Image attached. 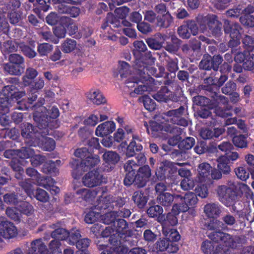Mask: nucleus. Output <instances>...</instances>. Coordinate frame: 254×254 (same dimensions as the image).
Listing matches in <instances>:
<instances>
[{
    "mask_svg": "<svg viewBox=\"0 0 254 254\" xmlns=\"http://www.w3.org/2000/svg\"><path fill=\"white\" fill-rule=\"evenodd\" d=\"M219 200L227 207L233 206L241 197L242 195L241 188L234 182H229L226 185L219 186L216 190Z\"/></svg>",
    "mask_w": 254,
    "mask_h": 254,
    "instance_id": "nucleus-1",
    "label": "nucleus"
},
{
    "mask_svg": "<svg viewBox=\"0 0 254 254\" xmlns=\"http://www.w3.org/2000/svg\"><path fill=\"white\" fill-rule=\"evenodd\" d=\"M1 65L4 71L10 75L19 76L25 71V59L20 54H10L8 56V62Z\"/></svg>",
    "mask_w": 254,
    "mask_h": 254,
    "instance_id": "nucleus-2",
    "label": "nucleus"
},
{
    "mask_svg": "<svg viewBox=\"0 0 254 254\" xmlns=\"http://www.w3.org/2000/svg\"><path fill=\"white\" fill-rule=\"evenodd\" d=\"M139 82H141L142 84L138 85L134 90V92L137 94H142L144 91H151L155 88L156 83L155 79L151 76H141L139 75V77L134 76L128 78L126 82L127 86L129 87H134L135 84L137 85Z\"/></svg>",
    "mask_w": 254,
    "mask_h": 254,
    "instance_id": "nucleus-3",
    "label": "nucleus"
},
{
    "mask_svg": "<svg viewBox=\"0 0 254 254\" xmlns=\"http://www.w3.org/2000/svg\"><path fill=\"white\" fill-rule=\"evenodd\" d=\"M33 120L41 132V136L53 135L52 130L57 128L56 122H52L43 111H36L33 114Z\"/></svg>",
    "mask_w": 254,
    "mask_h": 254,
    "instance_id": "nucleus-4",
    "label": "nucleus"
},
{
    "mask_svg": "<svg viewBox=\"0 0 254 254\" xmlns=\"http://www.w3.org/2000/svg\"><path fill=\"white\" fill-rule=\"evenodd\" d=\"M223 29L225 34L228 35L231 38L228 43V47L233 48L239 46L241 43L243 30L241 25L236 22L225 20L224 21Z\"/></svg>",
    "mask_w": 254,
    "mask_h": 254,
    "instance_id": "nucleus-5",
    "label": "nucleus"
},
{
    "mask_svg": "<svg viewBox=\"0 0 254 254\" xmlns=\"http://www.w3.org/2000/svg\"><path fill=\"white\" fill-rule=\"evenodd\" d=\"M151 173L150 167L147 165H143L139 167L137 170L136 173H135L133 176H128L127 182L125 186L129 187L132 184H134L138 188H143L147 184L151 177Z\"/></svg>",
    "mask_w": 254,
    "mask_h": 254,
    "instance_id": "nucleus-6",
    "label": "nucleus"
},
{
    "mask_svg": "<svg viewBox=\"0 0 254 254\" xmlns=\"http://www.w3.org/2000/svg\"><path fill=\"white\" fill-rule=\"evenodd\" d=\"M114 231L118 234V237L122 240V238H124L123 242L125 245L132 246L136 243V241L133 240L132 236L134 234L133 231L129 229L128 225L126 220L122 218H118L113 225Z\"/></svg>",
    "mask_w": 254,
    "mask_h": 254,
    "instance_id": "nucleus-7",
    "label": "nucleus"
},
{
    "mask_svg": "<svg viewBox=\"0 0 254 254\" xmlns=\"http://www.w3.org/2000/svg\"><path fill=\"white\" fill-rule=\"evenodd\" d=\"M183 165L184 163H175L167 160L162 161L155 172L157 179L162 181L166 178H171L177 173V166H183Z\"/></svg>",
    "mask_w": 254,
    "mask_h": 254,
    "instance_id": "nucleus-8",
    "label": "nucleus"
},
{
    "mask_svg": "<svg viewBox=\"0 0 254 254\" xmlns=\"http://www.w3.org/2000/svg\"><path fill=\"white\" fill-rule=\"evenodd\" d=\"M223 61V57L220 55H214L213 57L208 54L204 55L199 64L198 67L200 69L209 71L212 69L216 71Z\"/></svg>",
    "mask_w": 254,
    "mask_h": 254,
    "instance_id": "nucleus-9",
    "label": "nucleus"
},
{
    "mask_svg": "<svg viewBox=\"0 0 254 254\" xmlns=\"http://www.w3.org/2000/svg\"><path fill=\"white\" fill-rule=\"evenodd\" d=\"M198 28L195 21L188 20L178 28L177 32L180 38L183 39H188L191 34L195 36L197 34Z\"/></svg>",
    "mask_w": 254,
    "mask_h": 254,
    "instance_id": "nucleus-10",
    "label": "nucleus"
},
{
    "mask_svg": "<svg viewBox=\"0 0 254 254\" xmlns=\"http://www.w3.org/2000/svg\"><path fill=\"white\" fill-rule=\"evenodd\" d=\"M254 54L249 51L239 52L235 54L234 60L236 63H242L246 71L254 70Z\"/></svg>",
    "mask_w": 254,
    "mask_h": 254,
    "instance_id": "nucleus-11",
    "label": "nucleus"
},
{
    "mask_svg": "<svg viewBox=\"0 0 254 254\" xmlns=\"http://www.w3.org/2000/svg\"><path fill=\"white\" fill-rule=\"evenodd\" d=\"M176 209L177 206H173L171 212L162 215L161 217L159 218L158 222L161 225L162 229L172 228L178 224L177 216L179 214V211H176Z\"/></svg>",
    "mask_w": 254,
    "mask_h": 254,
    "instance_id": "nucleus-12",
    "label": "nucleus"
},
{
    "mask_svg": "<svg viewBox=\"0 0 254 254\" xmlns=\"http://www.w3.org/2000/svg\"><path fill=\"white\" fill-rule=\"evenodd\" d=\"M204 21L206 23L208 29L215 38H218L222 34V24L214 14L208 15L204 18Z\"/></svg>",
    "mask_w": 254,
    "mask_h": 254,
    "instance_id": "nucleus-13",
    "label": "nucleus"
},
{
    "mask_svg": "<svg viewBox=\"0 0 254 254\" xmlns=\"http://www.w3.org/2000/svg\"><path fill=\"white\" fill-rule=\"evenodd\" d=\"M103 176L97 170L88 172L82 178V182L84 186L89 188H93L99 186L103 182Z\"/></svg>",
    "mask_w": 254,
    "mask_h": 254,
    "instance_id": "nucleus-14",
    "label": "nucleus"
},
{
    "mask_svg": "<svg viewBox=\"0 0 254 254\" xmlns=\"http://www.w3.org/2000/svg\"><path fill=\"white\" fill-rule=\"evenodd\" d=\"M108 191L107 187H98L91 190L87 189L82 188L78 189L76 191V194L78 195L83 200L87 201L92 198L95 197L99 194L104 195Z\"/></svg>",
    "mask_w": 254,
    "mask_h": 254,
    "instance_id": "nucleus-15",
    "label": "nucleus"
},
{
    "mask_svg": "<svg viewBox=\"0 0 254 254\" xmlns=\"http://www.w3.org/2000/svg\"><path fill=\"white\" fill-rule=\"evenodd\" d=\"M21 134L23 137L35 142L39 140L41 132L31 124L26 123L21 126Z\"/></svg>",
    "mask_w": 254,
    "mask_h": 254,
    "instance_id": "nucleus-16",
    "label": "nucleus"
},
{
    "mask_svg": "<svg viewBox=\"0 0 254 254\" xmlns=\"http://www.w3.org/2000/svg\"><path fill=\"white\" fill-rule=\"evenodd\" d=\"M170 243L166 238H159L154 245L153 251L157 253L164 251L170 254L177 253L179 250L178 245H172Z\"/></svg>",
    "mask_w": 254,
    "mask_h": 254,
    "instance_id": "nucleus-17",
    "label": "nucleus"
},
{
    "mask_svg": "<svg viewBox=\"0 0 254 254\" xmlns=\"http://www.w3.org/2000/svg\"><path fill=\"white\" fill-rule=\"evenodd\" d=\"M0 235L6 239L16 237L17 230L14 224L8 221H2L0 223Z\"/></svg>",
    "mask_w": 254,
    "mask_h": 254,
    "instance_id": "nucleus-18",
    "label": "nucleus"
},
{
    "mask_svg": "<svg viewBox=\"0 0 254 254\" xmlns=\"http://www.w3.org/2000/svg\"><path fill=\"white\" fill-rule=\"evenodd\" d=\"M85 95L88 99L97 105L104 104L107 102L106 98L98 89L91 88Z\"/></svg>",
    "mask_w": 254,
    "mask_h": 254,
    "instance_id": "nucleus-19",
    "label": "nucleus"
},
{
    "mask_svg": "<svg viewBox=\"0 0 254 254\" xmlns=\"http://www.w3.org/2000/svg\"><path fill=\"white\" fill-rule=\"evenodd\" d=\"M49 251L41 239L35 240L31 243L27 254H48Z\"/></svg>",
    "mask_w": 254,
    "mask_h": 254,
    "instance_id": "nucleus-20",
    "label": "nucleus"
},
{
    "mask_svg": "<svg viewBox=\"0 0 254 254\" xmlns=\"http://www.w3.org/2000/svg\"><path fill=\"white\" fill-rule=\"evenodd\" d=\"M187 98L181 93L172 92L169 91V97L168 105L174 109L181 105L186 104Z\"/></svg>",
    "mask_w": 254,
    "mask_h": 254,
    "instance_id": "nucleus-21",
    "label": "nucleus"
},
{
    "mask_svg": "<svg viewBox=\"0 0 254 254\" xmlns=\"http://www.w3.org/2000/svg\"><path fill=\"white\" fill-rule=\"evenodd\" d=\"M155 60V59L153 57L151 52L150 51L147 52L143 55H141L139 58L135 59L134 63L135 68L138 69L142 68L143 72L144 73L146 69L145 66L153 63Z\"/></svg>",
    "mask_w": 254,
    "mask_h": 254,
    "instance_id": "nucleus-22",
    "label": "nucleus"
},
{
    "mask_svg": "<svg viewBox=\"0 0 254 254\" xmlns=\"http://www.w3.org/2000/svg\"><path fill=\"white\" fill-rule=\"evenodd\" d=\"M116 128V125L113 122H105L99 125L96 128L95 134L98 136H106L112 133Z\"/></svg>",
    "mask_w": 254,
    "mask_h": 254,
    "instance_id": "nucleus-23",
    "label": "nucleus"
},
{
    "mask_svg": "<svg viewBox=\"0 0 254 254\" xmlns=\"http://www.w3.org/2000/svg\"><path fill=\"white\" fill-rule=\"evenodd\" d=\"M221 205L218 203H209L204 205V212L209 218H217L219 217L222 211Z\"/></svg>",
    "mask_w": 254,
    "mask_h": 254,
    "instance_id": "nucleus-24",
    "label": "nucleus"
},
{
    "mask_svg": "<svg viewBox=\"0 0 254 254\" xmlns=\"http://www.w3.org/2000/svg\"><path fill=\"white\" fill-rule=\"evenodd\" d=\"M26 196L22 194L15 192L6 193L3 196V201L5 203L11 205H17L20 202L25 200Z\"/></svg>",
    "mask_w": 254,
    "mask_h": 254,
    "instance_id": "nucleus-25",
    "label": "nucleus"
},
{
    "mask_svg": "<svg viewBox=\"0 0 254 254\" xmlns=\"http://www.w3.org/2000/svg\"><path fill=\"white\" fill-rule=\"evenodd\" d=\"M131 199L138 208L142 209L148 201V196L142 190H137L133 192Z\"/></svg>",
    "mask_w": 254,
    "mask_h": 254,
    "instance_id": "nucleus-26",
    "label": "nucleus"
},
{
    "mask_svg": "<svg viewBox=\"0 0 254 254\" xmlns=\"http://www.w3.org/2000/svg\"><path fill=\"white\" fill-rule=\"evenodd\" d=\"M114 231V228L110 226L106 227L104 229L102 228L101 236L103 238L110 237L109 241L110 244L114 246H118L122 244V242L119 237L116 236V234H112Z\"/></svg>",
    "mask_w": 254,
    "mask_h": 254,
    "instance_id": "nucleus-27",
    "label": "nucleus"
},
{
    "mask_svg": "<svg viewBox=\"0 0 254 254\" xmlns=\"http://www.w3.org/2000/svg\"><path fill=\"white\" fill-rule=\"evenodd\" d=\"M103 158L107 166L111 170L114 168L115 165L120 159V155L116 152L113 151L105 152L103 155Z\"/></svg>",
    "mask_w": 254,
    "mask_h": 254,
    "instance_id": "nucleus-28",
    "label": "nucleus"
},
{
    "mask_svg": "<svg viewBox=\"0 0 254 254\" xmlns=\"http://www.w3.org/2000/svg\"><path fill=\"white\" fill-rule=\"evenodd\" d=\"M2 91L5 94L6 92L11 101L15 99L17 101L25 94L24 92L18 91V89L13 85L5 86Z\"/></svg>",
    "mask_w": 254,
    "mask_h": 254,
    "instance_id": "nucleus-29",
    "label": "nucleus"
},
{
    "mask_svg": "<svg viewBox=\"0 0 254 254\" xmlns=\"http://www.w3.org/2000/svg\"><path fill=\"white\" fill-rule=\"evenodd\" d=\"M99 162L100 159L99 156L92 154L91 156L81 160V170L83 172L88 171L96 166Z\"/></svg>",
    "mask_w": 254,
    "mask_h": 254,
    "instance_id": "nucleus-30",
    "label": "nucleus"
},
{
    "mask_svg": "<svg viewBox=\"0 0 254 254\" xmlns=\"http://www.w3.org/2000/svg\"><path fill=\"white\" fill-rule=\"evenodd\" d=\"M40 146V147L45 151H51L55 148L56 142L54 139L50 137L40 136L39 140L35 141Z\"/></svg>",
    "mask_w": 254,
    "mask_h": 254,
    "instance_id": "nucleus-31",
    "label": "nucleus"
},
{
    "mask_svg": "<svg viewBox=\"0 0 254 254\" xmlns=\"http://www.w3.org/2000/svg\"><path fill=\"white\" fill-rule=\"evenodd\" d=\"M164 38L160 33H157L153 38H148L146 39V42L148 47L153 50H160L164 42Z\"/></svg>",
    "mask_w": 254,
    "mask_h": 254,
    "instance_id": "nucleus-32",
    "label": "nucleus"
},
{
    "mask_svg": "<svg viewBox=\"0 0 254 254\" xmlns=\"http://www.w3.org/2000/svg\"><path fill=\"white\" fill-rule=\"evenodd\" d=\"M162 231L163 235L170 243H172V245H178L176 242L180 240L181 236L177 229L172 227L162 229Z\"/></svg>",
    "mask_w": 254,
    "mask_h": 254,
    "instance_id": "nucleus-33",
    "label": "nucleus"
},
{
    "mask_svg": "<svg viewBox=\"0 0 254 254\" xmlns=\"http://www.w3.org/2000/svg\"><path fill=\"white\" fill-rule=\"evenodd\" d=\"M185 108L184 105H181L177 109H172L163 114L165 116L170 118V122L173 124L176 122L178 119L184 114Z\"/></svg>",
    "mask_w": 254,
    "mask_h": 254,
    "instance_id": "nucleus-34",
    "label": "nucleus"
},
{
    "mask_svg": "<svg viewBox=\"0 0 254 254\" xmlns=\"http://www.w3.org/2000/svg\"><path fill=\"white\" fill-rule=\"evenodd\" d=\"M38 71L33 67H28L26 69L25 74L22 77V82L25 86H29L34 81L38 75Z\"/></svg>",
    "mask_w": 254,
    "mask_h": 254,
    "instance_id": "nucleus-35",
    "label": "nucleus"
},
{
    "mask_svg": "<svg viewBox=\"0 0 254 254\" xmlns=\"http://www.w3.org/2000/svg\"><path fill=\"white\" fill-rule=\"evenodd\" d=\"M138 167V165L133 160H129L126 162L124 165V169L127 173L124 180V185L127 182V179H129L127 177L128 176L131 177L133 176V175L135 174Z\"/></svg>",
    "mask_w": 254,
    "mask_h": 254,
    "instance_id": "nucleus-36",
    "label": "nucleus"
},
{
    "mask_svg": "<svg viewBox=\"0 0 254 254\" xmlns=\"http://www.w3.org/2000/svg\"><path fill=\"white\" fill-rule=\"evenodd\" d=\"M169 90L166 86H162L161 89L153 95V98L160 103L168 104Z\"/></svg>",
    "mask_w": 254,
    "mask_h": 254,
    "instance_id": "nucleus-37",
    "label": "nucleus"
},
{
    "mask_svg": "<svg viewBox=\"0 0 254 254\" xmlns=\"http://www.w3.org/2000/svg\"><path fill=\"white\" fill-rule=\"evenodd\" d=\"M174 199V195L169 192L159 194L157 197L156 201L158 203L164 207L170 206Z\"/></svg>",
    "mask_w": 254,
    "mask_h": 254,
    "instance_id": "nucleus-38",
    "label": "nucleus"
},
{
    "mask_svg": "<svg viewBox=\"0 0 254 254\" xmlns=\"http://www.w3.org/2000/svg\"><path fill=\"white\" fill-rule=\"evenodd\" d=\"M157 26L161 28H168L173 22V18L169 12L161 15H158L157 18Z\"/></svg>",
    "mask_w": 254,
    "mask_h": 254,
    "instance_id": "nucleus-39",
    "label": "nucleus"
},
{
    "mask_svg": "<svg viewBox=\"0 0 254 254\" xmlns=\"http://www.w3.org/2000/svg\"><path fill=\"white\" fill-rule=\"evenodd\" d=\"M41 171L44 174L56 176L59 174V169L56 167L55 163L52 160L44 162Z\"/></svg>",
    "mask_w": 254,
    "mask_h": 254,
    "instance_id": "nucleus-40",
    "label": "nucleus"
},
{
    "mask_svg": "<svg viewBox=\"0 0 254 254\" xmlns=\"http://www.w3.org/2000/svg\"><path fill=\"white\" fill-rule=\"evenodd\" d=\"M44 113H45L52 122H56L57 124V128L59 127L60 122L58 119L60 116V111L58 108L56 106H52L48 109L44 108Z\"/></svg>",
    "mask_w": 254,
    "mask_h": 254,
    "instance_id": "nucleus-41",
    "label": "nucleus"
},
{
    "mask_svg": "<svg viewBox=\"0 0 254 254\" xmlns=\"http://www.w3.org/2000/svg\"><path fill=\"white\" fill-rule=\"evenodd\" d=\"M98 195H99V199L97 207L99 210H102L112 208V202L113 199L111 195H107L104 197H103L104 195H101V194Z\"/></svg>",
    "mask_w": 254,
    "mask_h": 254,
    "instance_id": "nucleus-42",
    "label": "nucleus"
},
{
    "mask_svg": "<svg viewBox=\"0 0 254 254\" xmlns=\"http://www.w3.org/2000/svg\"><path fill=\"white\" fill-rule=\"evenodd\" d=\"M20 42L18 43L14 41L8 40L3 43L2 52L4 55L6 54H13L18 50L19 48Z\"/></svg>",
    "mask_w": 254,
    "mask_h": 254,
    "instance_id": "nucleus-43",
    "label": "nucleus"
},
{
    "mask_svg": "<svg viewBox=\"0 0 254 254\" xmlns=\"http://www.w3.org/2000/svg\"><path fill=\"white\" fill-rule=\"evenodd\" d=\"M11 100L7 93H3L0 96V114H6L9 111Z\"/></svg>",
    "mask_w": 254,
    "mask_h": 254,
    "instance_id": "nucleus-44",
    "label": "nucleus"
},
{
    "mask_svg": "<svg viewBox=\"0 0 254 254\" xmlns=\"http://www.w3.org/2000/svg\"><path fill=\"white\" fill-rule=\"evenodd\" d=\"M163 209L162 206L158 204L150 206L146 211L148 216L150 218H157L158 222L159 218L163 215Z\"/></svg>",
    "mask_w": 254,
    "mask_h": 254,
    "instance_id": "nucleus-45",
    "label": "nucleus"
},
{
    "mask_svg": "<svg viewBox=\"0 0 254 254\" xmlns=\"http://www.w3.org/2000/svg\"><path fill=\"white\" fill-rule=\"evenodd\" d=\"M217 167L224 174H228L231 171L230 163L228 162L227 157L220 156L217 160Z\"/></svg>",
    "mask_w": 254,
    "mask_h": 254,
    "instance_id": "nucleus-46",
    "label": "nucleus"
},
{
    "mask_svg": "<svg viewBox=\"0 0 254 254\" xmlns=\"http://www.w3.org/2000/svg\"><path fill=\"white\" fill-rule=\"evenodd\" d=\"M91 241L88 238H82L76 242L75 244L76 248L80 251L79 254H90L88 251V248L89 247Z\"/></svg>",
    "mask_w": 254,
    "mask_h": 254,
    "instance_id": "nucleus-47",
    "label": "nucleus"
},
{
    "mask_svg": "<svg viewBox=\"0 0 254 254\" xmlns=\"http://www.w3.org/2000/svg\"><path fill=\"white\" fill-rule=\"evenodd\" d=\"M204 84L202 85V88L205 91H208L212 93L214 91L216 86V77L211 74L210 76L204 79Z\"/></svg>",
    "mask_w": 254,
    "mask_h": 254,
    "instance_id": "nucleus-48",
    "label": "nucleus"
},
{
    "mask_svg": "<svg viewBox=\"0 0 254 254\" xmlns=\"http://www.w3.org/2000/svg\"><path fill=\"white\" fill-rule=\"evenodd\" d=\"M76 47V41L74 40L66 38L62 43L61 50L64 53H70L75 50Z\"/></svg>",
    "mask_w": 254,
    "mask_h": 254,
    "instance_id": "nucleus-49",
    "label": "nucleus"
},
{
    "mask_svg": "<svg viewBox=\"0 0 254 254\" xmlns=\"http://www.w3.org/2000/svg\"><path fill=\"white\" fill-rule=\"evenodd\" d=\"M143 149L142 145L139 143L130 141L128 144L126 155L127 158L131 157L135 155V151L139 152Z\"/></svg>",
    "mask_w": 254,
    "mask_h": 254,
    "instance_id": "nucleus-50",
    "label": "nucleus"
},
{
    "mask_svg": "<svg viewBox=\"0 0 254 254\" xmlns=\"http://www.w3.org/2000/svg\"><path fill=\"white\" fill-rule=\"evenodd\" d=\"M248 136L245 134H240L235 136L232 139L234 145L240 148H246L248 147V142L247 141Z\"/></svg>",
    "mask_w": 254,
    "mask_h": 254,
    "instance_id": "nucleus-51",
    "label": "nucleus"
},
{
    "mask_svg": "<svg viewBox=\"0 0 254 254\" xmlns=\"http://www.w3.org/2000/svg\"><path fill=\"white\" fill-rule=\"evenodd\" d=\"M81 160L74 159L69 163V166L72 169V176L74 179H76L82 175L83 170H81Z\"/></svg>",
    "mask_w": 254,
    "mask_h": 254,
    "instance_id": "nucleus-52",
    "label": "nucleus"
},
{
    "mask_svg": "<svg viewBox=\"0 0 254 254\" xmlns=\"http://www.w3.org/2000/svg\"><path fill=\"white\" fill-rule=\"evenodd\" d=\"M139 101L143 103L146 110L153 111L156 109V103L148 95H143L139 98Z\"/></svg>",
    "mask_w": 254,
    "mask_h": 254,
    "instance_id": "nucleus-53",
    "label": "nucleus"
},
{
    "mask_svg": "<svg viewBox=\"0 0 254 254\" xmlns=\"http://www.w3.org/2000/svg\"><path fill=\"white\" fill-rule=\"evenodd\" d=\"M68 236H69V232L62 228L56 229L51 234V237L53 239H56L60 241L67 240Z\"/></svg>",
    "mask_w": 254,
    "mask_h": 254,
    "instance_id": "nucleus-54",
    "label": "nucleus"
},
{
    "mask_svg": "<svg viewBox=\"0 0 254 254\" xmlns=\"http://www.w3.org/2000/svg\"><path fill=\"white\" fill-rule=\"evenodd\" d=\"M17 206L19 211L24 215L28 216L31 215L34 212L33 206L29 202L25 201H21Z\"/></svg>",
    "mask_w": 254,
    "mask_h": 254,
    "instance_id": "nucleus-55",
    "label": "nucleus"
},
{
    "mask_svg": "<svg viewBox=\"0 0 254 254\" xmlns=\"http://www.w3.org/2000/svg\"><path fill=\"white\" fill-rule=\"evenodd\" d=\"M19 49L22 54L30 59L36 57L38 54L33 48L26 45L24 42H20Z\"/></svg>",
    "mask_w": 254,
    "mask_h": 254,
    "instance_id": "nucleus-56",
    "label": "nucleus"
},
{
    "mask_svg": "<svg viewBox=\"0 0 254 254\" xmlns=\"http://www.w3.org/2000/svg\"><path fill=\"white\" fill-rule=\"evenodd\" d=\"M223 223L221 220L216 218H212L207 223H205V226L208 230L219 231L223 230Z\"/></svg>",
    "mask_w": 254,
    "mask_h": 254,
    "instance_id": "nucleus-57",
    "label": "nucleus"
},
{
    "mask_svg": "<svg viewBox=\"0 0 254 254\" xmlns=\"http://www.w3.org/2000/svg\"><path fill=\"white\" fill-rule=\"evenodd\" d=\"M53 46L47 43L39 44L37 52L40 57H47L52 51Z\"/></svg>",
    "mask_w": 254,
    "mask_h": 254,
    "instance_id": "nucleus-58",
    "label": "nucleus"
},
{
    "mask_svg": "<svg viewBox=\"0 0 254 254\" xmlns=\"http://www.w3.org/2000/svg\"><path fill=\"white\" fill-rule=\"evenodd\" d=\"M212 167L207 163L200 164L198 167V172L200 177L204 180L205 178H209Z\"/></svg>",
    "mask_w": 254,
    "mask_h": 254,
    "instance_id": "nucleus-59",
    "label": "nucleus"
},
{
    "mask_svg": "<svg viewBox=\"0 0 254 254\" xmlns=\"http://www.w3.org/2000/svg\"><path fill=\"white\" fill-rule=\"evenodd\" d=\"M192 102L193 105L200 106V107H209L211 105V100L203 96L197 95L193 97Z\"/></svg>",
    "mask_w": 254,
    "mask_h": 254,
    "instance_id": "nucleus-60",
    "label": "nucleus"
},
{
    "mask_svg": "<svg viewBox=\"0 0 254 254\" xmlns=\"http://www.w3.org/2000/svg\"><path fill=\"white\" fill-rule=\"evenodd\" d=\"M27 163L28 162L26 160L19 159L17 157L11 159L9 162V166L14 171H20L23 169L22 166H25Z\"/></svg>",
    "mask_w": 254,
    "mask_h": 254,
    "instance_id": "nucleus-61",
    "label": "nucleus"
},
{
    "mask_svg": "<svg viewBox=\"0 0 254 254\" xmlns=\"http://www.w3.org/2000/svg\"><path fill=\"white\" fill-rule=\"evenodd\" d=\"M17 157L25 160L26 159L31 158L34 154V149L29 147H23L17 150Z\"/></svg>",
    "mask_w": 254,
    "mask_h": 254,
    "instance_id": "nucleus-62",
    "label": "nucleus"
},
{
    "mask_svg": "<svg viewBox=\"0 0 254 254\" xmlns=\"http://www.w3.org/2000/svg\"><path fill=\"white\" fill-rule=\"evenodd\" d=\"M61 241L56 239H53L48 245L50 253L48 254H63L60 246Z\"/></svg>",
    "mask_w": 254,
    "mask_h": 254,
    "instance_id": "nucleus-63",
    "label": "nucleus"
},
{
    "mask_svg": "<svg viewBox=\"0 0 254 254\" xmlns=\"http://www.w3.org/2000/svg\"><path fill=\"white\" fill-rule=\"evenodd\" d=\"M9 22L13 25H19L22 19V12L20 11H11L8 14Z\"/></svg>",
    "mask_w": 254,
    "mask_h": 254,
    "instance_id": "nucleus-64",
    "label": "nucleus"
}]
</instances>
